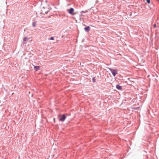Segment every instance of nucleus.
<instances>
[{
    "mask_svg": "<svg viewBox=\"0 0 159 159\" xmlns=\"http://www.w3.org/2000/svg\"><path fill=\"white\" fill-rule=\"evenodd\" d=\"M109 69L114 77L118 73L117 70L112 69L111 68H109Z\"/></svg>",
    "mask_w": 159,
    "mask_h": 159,
    "instance_id": "f257e3e1",
    "label": "nucleus"
},
{
    "mask_svg": "<svg viewBox=\"0 0 159 159\" xmlns=\"http://www.w3.org/2000/svg\"><path fill=\"white\" fill-rule=\"evenodd\" d=\"M67 10L69 14H70L72 15H74L75 14L74 13V10L73 8H70V9H67Z\"/></svg>",
    "mask_w": 159,
    "mask_h": 159,
    "instance_id": "f03ea898",
    "label": "nucleus"
},
{
    "mask_svg": "<svg viewBox=\"0 0 159 159\" xmlns=\"http://www.w3.org/2000/svg\"><path fill=\"white\" fill-rule=\"evenodd\" d=\"M66 116L65 114H63L61 117L59 118V120L62 121H64L66 118Z\"/></svg>",
    "mask_w": 159,
    "mask_h": 159,
    "instance_id": "7ed1b4c3",
    "label": "nucleus"
},
{
    "mask_svg": "<svg viewBox=\"0 0 159 159\" xmlns=\"http://www.w3.org/2000/svg\"><path fill=\"white\" fill-rule=\"evenodd\" d=\"M90 26H88L86 27H85L84 28V30H85V31L86 32H88L90 31Z\"/></svg>",
    "mask_w": 159,
    "mask_h": 159,
    "instance_id": "20e7f679",
    "label": "nucleus"
},
{
    "mask_svg": "<svg viewBox=\"0 0 159 159\" xmlns=\"http://www.w3.org/2000/svg\"><path fill=\"white\" fill-rule=\"evenodd\" d=\"M116 88L118 90H122V87L121 86H120L119 84H117L116 85Z\"/></svg>",
    "mask_w": 159,
    "mask_h": 159,
    "instance_id": "39448f33",
    "label": "nucleus"
},
{
    "mask_svg": "<svg viewBox=\"0 0 159 159\" xmlns=\"http://www.w3.org/2000/svg\"><path fill=\"white\" fill-rule=\"evenodd\" d=\"M40 67L39 66H34V69L35 71H37L40 69Z\"/></svg>",
    "mask_w": 159,
    "mask_h": 159,
    "instance_id": "423d86ee",
    "label": "nucleus"
},
{
    "mask_svg": "<svg viewBox=\"0 0 159 159\" xmlns=\"http://www.w3.org/2000/svg\"><path fill=\"white\" fill-rule=\"evenodd\" d=\"M36 21L33 22L32 25V26L33 27H34L36 25Z\"/></svg>",
    "mask_w": 159,
    "mask_h": 159,
    "instance_id": "0eeeda50",
    "label": "nucleus"
},
{
    "mask_svg": "<svg viewBox=\"0 0 159 159\" xmlns=\"http://www.w3.org/2000/svg\"><path fill=\"white\" fill-rule=\"evenodd\" d=\"M27 39H28L27 37H24L23 39V41H26Z\"/></svg>",
    "mask_w": 159,
    "mask_h": 159,
    "instance_id": "6e6552de",
    "label": "nucleus"
},
{
    "mask_svg": "<svg viewBox=\"0 0 159 159\" xmlns=\"http://www.w3.org/2000/svg\"><path fill=\"white\" fill-rule=\"evenodd\" d=\"M92 81L93 83H94L96 82V79L95 77H93V78Z\"/></svg>",
    "mask_w": 159,
    "mask_h": 159,
    "instance_id": "1a4fd4ad",
    "label": "nucleus"
},
{
    "mask_svg": "<svg viewBox=\"0 0 159 159\" xmlns=\"http://www.w3.org/2000/svg\"><path fill=\"white\" fill-rule=\"evenodd\" d=\"M87 10H86L85 11H82L80 12V13L82 14L83 13H85L87 12Z\"/></svg>",
    "mask_w": 159,
    "mask_h": 159,
    "instance_id": "9d476101",
    "label": "nucleus"
},
{
    "mask_svg": "<svg viewBox=\"0 0 159 159\" xmlns=\"http://www.w3.org/2000/svg\"><path fill=\"white\" fill-rule=\"evenodd\" d=\"M133 78H129L128 79V80H129V81H132L133 82V81L132 80H133Z\"/></svg>",
    "mask_w": 159,
    "mask_h": 159,
    "instance_id": "9b49d317",
    "label": "nucleus"
},
{
    "mask_svg": "<svg viewBox=\"0 0 159 159\" xmlns=\"http://www.w3.org/2000/svg\"><path fill=\"white\" fill-rule=\"evenodd\" d=\"M146 1L148 3L150 4V0H146Z\"/></svg>",
    "mask_w": 159,
    "mask_h": 159,
    "instance_id": "f8f14e48",
    "label": "nucleus"
},
{
    "mask_svg": "<svg viewBox=\"0 0 159 159\" xmlns=\"http://www.w3.org/2000/svg\"><path fill=\"white\" fill-rule=\"evenodd\" d=\"M49 39L51 40H54V37H52Z\"/></svg>",
    "mask_w": 159,
    "mask_h": 159,
    "instance_id": "ddd939ff",
    "label": "nucleus"
},
{
    "mask_svg": "<svg viewBox=\"0 0 159 159\" xmlns=\"http://www.w3.org/2000/svg\"><path fill=\"white\" fill-rule=\"evenodd\" d=\"M156 26H156V24H154L153 25V27H154V28H156Z\"/></svg>",
    "mask_w": 159,
    "mask_h": 159,
    "instance_id": "4468645a",
    "label": "nucleus"
},
{
    "mask_svg": "<svg viewBox=\"0 0 159 159\" xmlns=\"http://www.w3.org/2000/svg\"><path fill=\"white\" fill-rule=\"evenodd\" d=\"M48 11H46V12H45V14H47V13H48Z\"/></svg>",
    "mask_w": 159,
    "mask_h": 159,
    "instance_id": "2eb2a0df",
    "label": "nucleus"
},
{
    "mask_svg": "<svg viewBox=\"0 0 159 159\" xmlns=\"http://www.w3.org/2000/svg\"><path fill=\"white\" fill-rule=\"evenodd\" d=\"M98 1H96V3H97L98 2Z\"/></svg>",
    "mask_w": 159,
    "mask_h": 159,
    "instance_id": "dca6fc26",
    "label": "nucleus"
},
{
    "mask_svg": "<svg viewBox=\"0 0 159 159\" xmlns=\"http://www.w3.org/2000/svg\"><path fill=\"white\" fill-rule=\"evenodd\" d=\"M158 2H159V0H157Z\"/></svg>",
    "mask_w": 159,
    "mask_h": 159,
    "instance_id": "f3484780",
    "label": "nucleus"
},
{
    "mask_svg": "<svg viewBox=\"0 0 159 159\" xmlns=\"http://www.w3.org/2000/svg\"><path fill=\"white\" fill-rule=\"evenodd\" d=\"M55 118H54V120H55Z\"/></svg>",
    "mask_w": 159,
    "mask_h": 159,
    "instance_id": "a211bd4d",
    "label": "nucleus"
}]
</instances>
